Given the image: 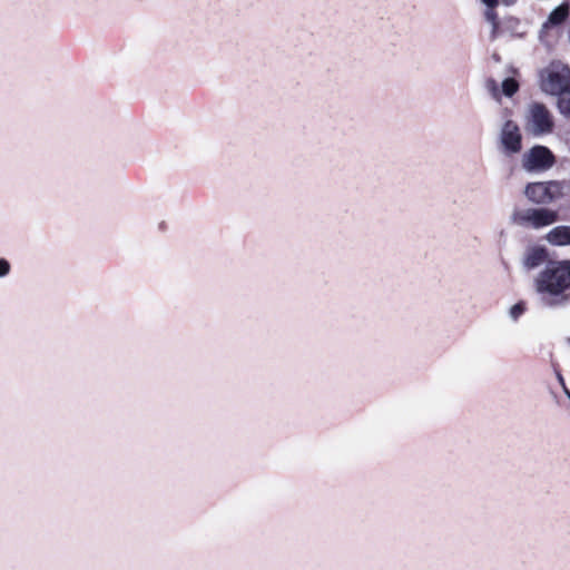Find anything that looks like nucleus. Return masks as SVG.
I'll return each mask as SVG.
<instances>
[{
  "label": "nucleus",
  "instance_id": "obj_18",
  "mask_svg": "<svg viewBox=\"0 0 570 570\" xmlns=\"http://www.w3.org/2000/svg\"><path fill=\"white\" fill-rule=\"evenodd\" d=\"M491 26H492L491 39L494 40L498 37V33H499V23L491 24Z\"/></svg>",
  "mask_w": 570,
  "mask_h": 570
},
{
  "label": "nucleus",
  "instance_id": "obj_16",
  "mask_svg": "<svg viewBox=\"0 0 570 570\" xmlns=\"http://www.w3.org/2000/svg\"><path fill=\"white\" fill-rule=\"evenodd\" d=\"M488 89L492 92V96L494 99L499 100L500 99V92H499V89L497 87V82L494 80H489L488 81Z\"/></svg>",
  "mask_w": 570,
  "mask_h": 570
},
{
  "label": "nucleus",
  "instance_id": "obj_9",
  "mask_svg": "<svg viewBox=\"0 0 570 570\" xmlns=\"http://www.w3.org/2000/svg\"><path fill=\"white\" fill-rule=\"evenodd\" d=\"M546 238L553 246H568L570 245V226H557L547 234Z\"/></svg>",
  "mask_w": 570,
  "mask_h": 570
},
{
  "label": "nucleus",
  "instance_id": "obj_5",
  "mask_svg": "<svg viewBox=\"0 0 570 570\" xmlns=\"http://www.w3.org/2000/svg\"><path fill=\"white\" fill-rule=\"evenodd\" d=\"M566 188V183L558 180L529 183L524 188V195L534 204L547 205L562 198Z\"/></svg>",
  "mask_w": 570,
  "mask_h": 570
},
{
  "label": "nucleus",
  "instance_id": "obj_8",
  "mask_svg": "<svg viewBox=\"0 0 570 570\" xmlns=\"http://www.w3.org/2000/svg\"><path fill=\"white\" fill-rule=\"evenodd\" d=\"M548 258V253L544 247L532 246L529 247L523 256V266L527 269H533L542 265Z\"/></svg>",
  "mask_w": 570,
  "mask_h": 570
},
{
  "label": "nucleus",
  "instance_id": "obj_3",
  "mask_svg": "<svg viewBox=\"0 0 570 570\" xmlns=\"http://www.w3.org/2000/svg\"><path fill=\"white\" fill-rule=\"evenodd\" d=\"M524 127L534 137L550 135L554 129V119L544 104L533 101L527 107Z\"/></svg>",
  "mask_w": 570,
  "mask_h": 570
},
{
  "label": "nucleus",
  "instance_id": "obj_13",
  "mask_svg": "<svg viewBox=\"0 0 570 570\" xmlns=\"http://www.w3.org/2000/svg\"><path fill=\"white\" fill-rule=\"evenodd\" d=\"M525 312V304L523 302H519L510 307L509 316L512 321H518L519 317Z\"/></svg>",
  "mask_w": 570,
  "mask_h": 570
},
{
  "label": "nucleus",
  "instance_id": "obj_1",
  "mask_svg": "<svg viewBox=\"0 0 570 570\" xmlns=\"http://www.w3.org/2000/svg\"><path fill=\"white\" fill-rule=\"evenodd\" d=\"M535 288L543 305L563 306L570 302V266L563 262L549 263L535 279Z\"/></svg>",
  "mask_w": 570,
  "mask_h": 570
},
{
  "label": "nucleus",
  "instance_id": "obj_14",
  "mask_svg": "<svg viewBox=\"0 0 570 570\" xmlns=\"http://www.w3.org/2000/svg\"><path fill=\"white\" fill-rule=\"evenodd\" d=\"M11 265L6 258H0V278L9 275Z\"/></svg>",
  "mask_w": 570,
  "mask_h": 570
},
{
  "label": "nucleus",
  "instance_id": "obj_2",
  "mask_svg": "<svg viewBox=\"0 0 570 570\" xmlns=\"http://www.w3.org/2000/svg\"><path fill=\"white\" fill-rule=\"evenodd\" d=\"M540 88L551 96H559L570 89V68L559 61L551 62L540 72Z\"/></svg>",
  "mask_w": 570,
  "mask_h": 570
},
{
  "label": "nucleus",
  "instance_id": "obj_20",
  "mask_svg": "<svg viewBox=\"0 0 570 570\" xmlns=\"http://www.w3.org/2000/svg\"><path fill=\"white\" fill-rule=\"evenodd\" d=\"M502 3L507 7H510V6H513L514 3H517L518 0H501Z\"/></svg>",
  "mask_w": 570,
  "mask_h": 570
},
{
  "label": "nucleus",
  "instance_id": "obj_22",
  "mask_svg": "<svg viewBox=\"0 0 570 570\" xmlns=\"http://www.w3.org/2000/svg\"><path fill=\"white\" fill-rule=\"evenodd\" d=\"M568 343L570 344V337L568 338Z\"/></svg>",
  "mask_w": 570,
  "mask_h": 570
},
{
  "label": "nucleus",
  "instance_id": "obj_7",
  "mask_svg": "<svg viewBox=\"0 0 570 570\" xmlns=\"http://www.w3.org/2000/svg\"><path fill=\"white\" fill-rule=\"evenodd\" d=\"M556 163L553 153L546 146L535 145L521 157V167L527 173H541L550 169Z\"/></svg>",
  "mask_w": 570,
  "mask_h": 570
},
{
  "label": "nucleus",
  "instance_id": "obj_4",
  "mask_svg": "<svg viewBox=\"0 0 570 570\" xmlns=\"http://www.w3.org/2000/svg\"><path fill=\"white\" fill-rule=\"evenodd\" d=\"M558 220V213L549 208H515L510 222L517 226L540 229Z\"/></svg>",
  "mask_w": 570,
  "mask_h": 570
},
{
  "label": "nucleus",
  "instance_id": "obj_11",
  "mask_svg": "<svg viewBox=\"0 0 570 570\" xmlns=\"http://www.w3.org/2000/svg\"><path fill=\"white\" fill-rule=\"evenodd\" d=\"M557 107L564 118L570 119V89L558 96Z\"/></svg>",
  "mask_w": 570,
  "mask_h": 570
},
{
  "label": "nucleus",
  "instance_id": "obj_19",
  "mask_svg": "<svg viewBox=\"0 0 570 570\" xmlns=\"http://www.w3.org/2000/svg\"><path fill=\"white\" fill-rule=\"evenodd\" d=\"M557 380L561 384L562 389L566 387L564 379L560 372H557Z\"/></svg>",
  "mask_w": 570,
  "mask_h": 570
},
{
  "label": "nucleus",
  "instance_id": "obj_10",
  "mask_svg": "<svg viewBox=\"0 0 570 570\" xmlns=\"http://www.w3.org/2000/svg\"><path fill=\"white\" fill-rule=\"evenodd\" d=\"M569 16V6L567 3H562L559 7L554 8L548 18V21L543 24V29L548 28L549 24L558 26L562 23Z\"/></svg>",
  "mask_w": 570,
  "mask_h": 570
},
{
  "label": "nucleus",
  "instance_id": "obj_15",
  "mask_svg": "<svg viewBox=\"0 0 570 570\" xmlns=\"http://www.w3.org/2000/svg\"><path fill=\"white\" fill-rule=\"evenodd\" d=\"M484 17H485V20H487L488 22H490L491 24H497V23H499V21H498V14H497V12L494 11V8L487 9V10H485V13H484Z\"/></svg>",
  "mask_w": 570,
  "mask_h": 570
},
{
  "label": "nucleus",
  "instance_id": "obj_17",
  "mask_svg": "<svg viewBox=\"0 0 570 570\" xmlns=\"http://www.w3.org/2000/svg\"><path fill=\"white\" fill-rule=\"evenodd\" d=\"M482 3H484L488 9L495 8L499 4V0H481Z\"/></svg>",
  "mask_w": 570,
  "mask_h": 570
},
{
  "label": "nucleus",
  "instance_id": "obj_21",
  "mask_svg": "<svg viewBox=\"0 0 570 570\" xmlns=\"http://www.w3.org/2000/svg\"><path fill=\"white\" fill-rule=\"evenodd\" d=\"M563 392H564V394L567 395V397H568V399H569V401H570V391L568 390V387H567V386L563 389Z\"/></svg>",
  "mask_w": 570,
  "mask_h": 570
},
{
  "label": "nucleus",
  "instance_id": "obj_12",
  "mask_svg": "<svg viewBox=\"0 0 570 570\" xmlns=\"http://www.w3.org/2000/svg\"><path fill=\"white\" fill-rule=\"evenodd\" d=\"M519 90V82L513 78H505L502 81V94L512 97Z\"/></svg>",
  "mask_w": 570,
  "mask_h": 570
},
{
  "label": "nucleus",
  "instance_id": "obj_6",
  "mask_svg": "<svg viewBox=\"0 0 570 570\" xmlns=\"http://www.w3.org/2000/svg\"><path fill=\"white\" fill-rule=\"evenodd\" d=\"M523 136L519 125L512 119H505L498 132V148L507 157L518 155L522 150Z\"/></svg>",
  "mask_w": 570,
  "mask_h": 570
}]
</instances>
